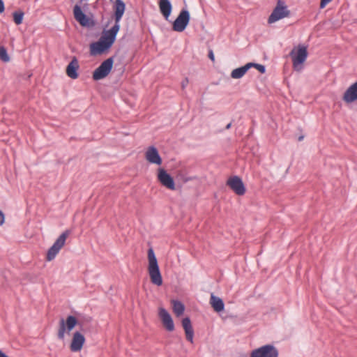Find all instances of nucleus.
Masks as SVG:
<instances>
[{
  "instance_id": "obj_30",
  "label": "nucleus",
  "mask_w": 357,
  "mask_h": 357,
  "mask_svg": "<svg viewBox=\"0 0 357 357\" xmlns=\"http://www.w3.org/2000/svg\"><path fill=\"white\" fill-rule=\"evenodd\" d=\"M5 10L4 3L2 0H0V13H2Z\"/></svg>"
},
{
  "instance_id": "obj_6",
  "label": "nucleus",
  "mask_w": 357,
  "mask_h": 357,
  "mask_svg": "<svg viewBox=\"0 0 357 357\" xmlns=\"http://www.w3.org/2000/svg\"><path fill=\"white\" fill-rule=\"evenodd\" d=\"M289 10L287 9L284 2L279 0L277 2L275 8L273 9L272 13L268 19L269 24L274 23L281 19H283L289 15Z\"/></svg>"
},
{
  "instance_id": "obj_11",
  "label": "nucleus",
  "mask_w": 357,
  "mask_h": 357,
  "mask_svg": "<svg viewBox=\"0 0 357 357\" xmlns=\"http://www.w3.org/2000/svg\"><path fill=\"white\" fill-rule=\"evenodd\" d=\"M227 185L238 195H243L245 192V185L238 176H234L229 178Z\"/></svg>"
},
{
  "instance_id": "obj_25",
  "label": "nucleus",
  "mask_w": 357,
  "mask_h": 357,
  "mask_svg": "<svg viewBox=\"0 0 357 357\" xmlns=\"http://www.w3.org/2000/svg\"><path fill=\"white\" fill-rule=\"evenodd\" d=\"M0 59L4 62H8L10 59L7 51L3 47H0Z\"/></svg>"
},
{
  "instance_id": "obj_14",
  "label": "nucleus",
  "mask_w": 357,
  "mask_h": 357,
  "mask_svg": "<svg viewBox=\"0 0 357 357\" xmlns=\"http://www.w3.org/2000/svg\"><path fill=\"white\" fill-rule=\"evenodd\" d=\"M84 342V336L79 332L77 331L73 333L70 349L73 352L79 351L82 349Z\"/></svg>"
},
{
  "instance_id": "obj_23",
  "label": "nucleus",
  "mask_w": 357,
  "mask_h": 357,
  "mask_svg": "<svg viewBox=\"0 0 357 357\" xmlns=\"http://www.w3.org/2000/svg\"><path fill=\"white\" fill-rule=\"evenodd\" d=\"M172 309L173 312L177 317H180L183 314L185 307L183 303H181L180 301H172Z\"/></svg>"
},
{
  "instance_id": "obj_4",
  "label": "nucleus",
  "mask_w": 357,
  "mask_h": 357,
  "mask_svg": "<svg viewBox=\"0 0 357 357\" xmlns=\"http://www.w3.org/2000/svg\"><path fill=\"white\" fill-rule=\"evenodd\" d=\"M70 230L64 231L56 240L52 246L47 251L46 260L48 261H52L58 255L61 248L65 245L66 241L68 236L70 234Z\"/></svg>"
},
{
  "instance_id": "obj_28",
  "label": "nucleus",
  "mask_w": 357,
  "mask_h": 357,
  "mask_svg": "<svg viewBox=\"0 0 357 357\" xmlns=\"http://www.w3.org/2000/svg\"><path fill=\"white\" fill-rule=\"evenodd\" d=\"M5 222V216L3 213L0 210V226L3 225Z\"/></svg>"
},
{
  "instance_id": "obj_27",
  "label": "nucleus",
  "mask_w": 357,
  "mask_h": 357,
  "mask_svg": "<svg viewBox=\"0 0 357 357\" xmlns=\"http://www.w3.org/2000/svg\"><path fill=\"white\" fill-rule=\"evenodd\" d=\"M333 0H321L320 2V8H324L326 6L327 4H328L330 2H331Z\"/></svg>"
},
{
  "instance_id": "obj_29",
  "label": "nucleus",
  "mask_w": 357,
  "mask_h": 357,
  "mask_svg": "<svg viewBox=\"0 0 357 357\" xmlns=\"http://www.w3.org/2000/svg\"><path fill=\"white\" fill-rule=\"evenodd\" d=\"M188 78H185L181 82V87L183 89H185L186 87V86L188 85Z\"/></svg>"
},
{
  "instance_id": "obj_26",
  "label": "nucleus",
  "mask_w": 357,
  "mask_h": 357,
  "mask_svg": "<svg viewBox=\"0 0 357 357\" xmlns=\"http://www.w3.org/2000/svg\"><path fill=\"white\" fill-rule=\"evenodd\" d=\"M252 66L255 67L261 73H265V67L263 65L252 63Z\"/></svg>"
},
{
  "instance_id": "obj_19",
  "label": "nucleus",
  "mask_w": 357,
  "mask_h": 357,
  "mask_svg": "<svg viewBox=\"0 0 357 357\" xmlns=\"http://www.w3.org/2000/svg\"><path fill=\"white\" fill-rule=\"evenodd\" d=\"M182 326L185 331V337L187 340L193 342L194 331L191 324L190 319L188 317L184 318L182 320Z\"/></svg>"
},
{
  "instance_id": "obj_33",
  "label": "nucleus",
  "mask_w": 357,
  "mask_h": 357,
  "mask_svg": "<svg viewBox=\"0 0 357 357\" xmlns=\"http://www.w3.org/2000/svg\"><path fill=\"white\" fill-rule=\"evenodd\" d=\"M231 123H229V124L227 125L226 126V129H229L231 128Z\"/></svg>"
},
{
  "instance_id": "obj_10",
  "label": "nucleus",
  "mask_w": 357,
  "mask_h": 357,
  "mask_svg": "<svg viewBox=\"0 0 357 357\" xmlns=\"http://www.w3.org/2000/svg\"><path fill=\"white\" fill-rule=\"evenodd\" d=\"M157 177L162 185L169 190H175V183L173 178L164 169H158Z\"/></svg>"
},
{
  "instance_id": "obj_5",
  "label": "nucleus",
  "mask_w": 357,
  "mask_h": 357,
  "mask_svg": "<svg viewBox=\"0 0 357 357\" xmlns=\"http://www.w3.org/2000/svg\"><path fill=\"white\" fill-rule=\"evenodd\" d=\"M290 55L293 61V66L296 70L301 69V65L305 62L307 56V48L305 46L299 45L296 50L294 49Z\"/></svg>"
},
{
  "instance_id": "obj_13",
  "label": "nucleus",
  "mask_w": 357,
  "mask_h": 357,
  "mask_svg": "<svg viewBox=\"0 0 357 357\" xmlns=\"http://www.w3.org/2000/svg\"><path fill=\"white\" fill-rule=\"evenodd\" d=\"M145 158L151 164L160 165L162 160L157 150L154 146H149L145 152Z\"/></svg>"
},
{
  "instance_id": "obj_3",
  "label": "nucleus",
  "mask_w": 357,
  "mask_h": 357,
  "mask_svg": "<svg viewBox=\"0 0 357 357\" xmlns=\"http://www.w3.org/2000/svg\"><path fill=\"white\" fill-rule=\"evenodd\" d=\"M77 324V319L75 317L70 315L67 318L61 319L59 322V328L57 332V337L59 340H63L66 337V334H69L70 332L75 327Z\"/></svg>"
},
{
  "instance_id": "obj_34",
  "label": "nucleus",
  "mask_w": 357,
  "mask_h": 357,
  "mask_svg": "<svg viewBox=\"0 0 357 357\" xmlns=\"http://www.w3.org/2000/svg\"><path fill=\"white\" fill-rule=\"evenodd\" d=\"M302 139H303V137H299V140L301 141V140H302Z\"/></svg>"
},
{
  "instance_id": "obj_21",
  "label": "nucleus",
  "mask_w": 357,
  "mask_h": 357,
  "mask_svg": "<svg viewBox=\"0 0 357 357\" xmlns=\"http://www.w3.org/2000/svg\"><path fill=\"white\" fill-rule=\"evenodd\" d=\"M252 63H248L244 66L236 68L231 73V77L233 79H239L245 75L247 71L252 67Z\"/></svg>"
},
{
  "instance_id": "obj_20",
  "label": "nucleus",
  "mask_w": 357,
  "mask_h": 357,
  "mask_svg": "<svg viewBox=\"0 0 357 357\" xmlns=\"http://www.w3.org/2000/svg\"><path fill=\"white\" fill-rule=\"evenodd\" d=\"M159 8L160 11L165 18L168 20L171 15L172 6L169 0H160L159 1Z\"/></svg>"
},
{
  "instance_id": "obj_22",
  "label": "nucleus",
  "mask_w": 357,
  "mask_h": 357,
  "mask_svg": "<svg viewBox=\"0 0 357 357\" xmlns=\"http://www.w3.org/2000/svg\"><path fill=\"white\" fill-rule=\"evenodd\" d=\"M210 304L213 310L217 312H220L224 310L225 305L222 300L213 294H211V296Z\"/></svg>"
},
{
  "instance_id": "obj_2",
  "label": "nucleus",
  "mask_w": 357,
  "mask_h": 357,
  "mask_svg": "<svg viewBox=\"0 0 357 357\" xmlns=\"http://www.w3.org/2000/svg\"><path fill=\"white\" fill-rule=\"evenodd\" d=\"M148 272L151 282L157 286H161L162 284V278L158 260L152 248L148 250Z\"/></svg>"
},
{
  "instance_id": "obj_17",
  "label": "nucleus",
  "mask_w": 357,
  "mask_h": 357,
  "mask_svg": "<svg viewBox=\"0 0 357 357\" xmlns=\"http://www.w3.org/2000/svg\"><path fill=\"white\" fill-rule=\"evenodd\" d=\"M74 18L80 25L86 26L89 25V19L82 10L81 6L76 4L73 8Z\"/></svg>"
},
{
  "instance_id": "obj_31",
  "label": "nucleus",
  "mask_w": 357,
  "mask_h": 357,
  "mask_svg": "<svg viewBox=\"0 0 357 357\" xmlns=\"http://www.w3.org/2000/svg\"><path fill=\"white\" fill-rule=\"evenodd\" d=\"M208 57L212 61H215V56L212 50L209 51Z\"/></svg>"
},
{
  "instance_id": "obj_12",
  "label": "nucleus",
  "mask_w": 357,
  "mask_h": 357,
  "mask_svg": "<svg viewBox=\"0 0 357 357\" xmlns=\"http://www.w3.org/2000/svg\"><path fill=\"white\" fill-rule=\"evenodd\" d=\"M158 316L162 323L163 326L167 331H173L174 330L173 319L169 313L165 308L162 307H159Z\"/></svg>"
},
{
  "instance_id": "obj_8",
  "label": "nucleus",
  "mask_w": 357,
  "mask_h": 357,
  "mask_svg": "<svg viewBox=\"0 0 357 357\" xmlns=\"http://www.w3.org/2000/svg\"><path fill=\"white\" fill-rule=\"evenodd\" d=\"M278 351L277 349L271 344L262 346L259 348L254 349L250 357H278Z\"/></svg>"
},
{
  "instance_id": "obj_1",
  "label": "nucleus",
  "mask_w": 357,
  "mask_h": 357,
  "mask_svg": "<svg viewBox=\"0 0 357 357\" xmlns=\"http://www.w3.org/2000/svg\"><path fill=\"white\" fill-rule=\"evenodd\" d=\"M119 32L118 26H113L109 30L105 31L98 41L90 45V54L93 56L100 55L107 51L113 45Z\"/></svg>"
},
{
  "instance_id": "obj_16",
  "label": "nucleus",
  "mask_w": 357,
  "mask_h": 357,
  "mask_svg": "<svg viewBox=\"0 0 357 357\" xmlns=\"http://www.w3.org/2000/svg\"><path fill=\"white\" fill-rule=\"evenodd\" d=\"M126 6L122 0H116L114 5V18L115 24L114 26H118L119 29H120L119 22L123 15L125 12Z\"/></svg>"
},
{
  "instance_id": "obj_15",
  "label": "nucleus",
  "mask_w": 357,
  "mask_h": 357,
  "mask_svg": "<svg viewBox=\"0 0 357 357\" xmlns=\"http://www.w3.org/2000/svg\"><path fill=\"white\" fill-rule=\"evenodd\" d=\"M342 100L349 104L357 100V82L352 84L344 93Z\"/></svg>"
},
{
  "instance_id": "obj_9",
  "label": "nucleus",
  "mask_w": 357,
  "mask_h": 357,
  "mask_svg": "<svg viewBox=\"0 0 357 357\" xmlns=\"http://www.w3.org/2000/svg\"><path fill=\"white\" fill-rule=\"evenodd\" d=\"M190 21V13L187 10H182L173 23L172 29L175 31L182 32Z\"/></svg>"
},
{
  "instance_id": "obj_18",
  "label": "nucleus",
  "mask_w": 357,
  "mask_h": 357,
  "mask_svg": "<svg viewBox=\"0 0 357 357\" xmlns=\"http://www.w3.org/2000/svg\"><path fill=\"white\" fill-rule=\"evenodd\" d=\"M79 68L77 59L74 56L66 67V75L71 79H75L78 77L77 70Z\"/></svg>"
},
{
  "instance_id": "obj_32",
  "label": "nucleus",
  "mask_w": 357,
  "mask_h": 357,
  "mask_svg": "<svg viewBox=\"0 0 357 357\" xmlns=\"http://www.w3.org/2000/svg\"><path fill=\"white\" fill-rule=\"evenodd\" d=\"M0 357H8L3 351L0 350Z\"/></svg>"
},
{
  "instance_id": "obj_24",
  "label": "nucleus",
  "mask_w": 357,
  "mask_h": 357,
  "mask_svg": "<svg viewBox=\"0 0 357 357\" xmlns=\"http://www.w3.org/2000/svg\"><path fill=\"white\" fill-rule=\"evenodd\" d=\"M24 13L22 11H15L13 13V21L17 24H21L23 21Z\"/></svg>"
},
{
  "instance_id": "obj_7",
  "label": "nucleus",
  "mask_w": 357,
  "mask_h": 357,
  "mask_svg": "<svg viewBox=\"0 0 357 357\" xmlns=\"http://www.w3.org/2000/svg\"><path fill=\"white\" fill-rule=\"evenodd\" d=\"M114 60L112 58H108L105 60L98 68L93 73V79L100 80L106 77L111 72L113 67Z\"/></svg>"
}]
</instances>
